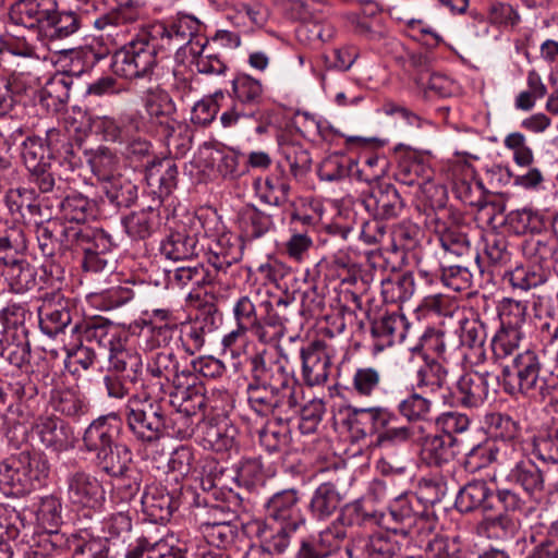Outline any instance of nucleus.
I'll use <instances>...</instances> for the list:
<instances>
[{
  "instance_id": "f257e3e1",
  "label": "nucleus",
  "mask_w": 558,
  "mask_h": 558,
  "mask_svg": "<svg viewBox=\"0 0 558 558\" xmlns=\"http://www.w3.org/2000/svg\"><path fill=\"white\" fill-rule=\"evenodd\" d=\"M72 335L75 348L68 352L64 361V375L69 374L72 380H90L87 375L94 367L95 353L84 342L95 343L107 353L110 365L122 373L123 380L141 379L142 359L130 349L131 336L126 330L104 317L94 316L75 322Z\"/></svg>"
},
{
  "instance_id": "f03ea898",
  "label": "nucleus",
  "mask_w": 558,
  "mask_h": 558,
  "mask_svg": "<svg viewBox=\"0 0 558 558\" xmlns=\"http://www.w3.org/2000/svg\"><path fill=\"white\" fill-rule=\"evenodd\" d=\"M49 474L47 459L38 453L22 451L0 462V490L21 496L41 485Z\"/></svg>"
},
{
  "instance_id": "7ed1b4c3",
  "label": "nucleus",
  "mask_w": 558,
  "mask_h": 558,
  "mask_svg": "<svg viewBox=\"0 0 558 558\" xmlns=\"http://www.w3.org/2000/svg\"><path fill=\"white\" fill-rule=\"evenodd\" d=\"M157 46L151 33H140L113 52V73L131 81L149 77L157 65Z\"/></svg>"
},
{
  "instance_id": "20e7f679",
  "label": "nucleus",
  "mask_w": 558,
  "mask_h": 558,
  "mask_svg": "<svg viewBox=\"0 0 558 558\" xmlns=\"http://www.w3.org/2000/svg\"><path fill=\"white\" fill-rule=\"evenodd\" d=\"M142 8L143 3L140 0H126L94 21V26L100 31V35L97 37V44L100 46L97 52L99 58L114 52L125 44V25L134 23L141 17Z\"/></svg>"
},
{
  "instance_id": "39448f33",
  "label": "nucleus",
  "mask_w": 558,
  "mask_h": 558,
  "mask_svg": "<svg viewBox=\"0 0 558 558\" xmlns=\"http://www.w3.org/2000/svg\"><path fill=\"white\" fill-rule=\"evenodd\" d=\"M264 482L263 465L258 459H247L239 468L222 465L211 470V497L215 500L236 504L239 495L234 487L253 489Z\"/></svg>"
},
{
  "instance_id": "423d86ee",
  "label": "nucleus",
  "mask_w": 558,
  "mask_h": 558,
  "mask_svg": "<svg viewBox=\"0 0 558 558\" xmlns=\"http://www.w3.org/2000/svg\"><path fill=\"white\" fill-rule=\"evenodd\" d=\"M354 551L347 531L331 523L317 534L302 537L294 558H354Z\"/></svg>"
},
{
  "instance_id": "0eeeda50",
  "label": "nucleus",
  "mask_w": 558,
  "mask_h": 558,
  "mask_svg": "<svg viewBox=\"0 0 558 558\" xmlns=\"http://www.w3.org/2000/svg\"><path fill=\"white\" fill-rule=\"evenodd\" d=\"M128 409V425L136 440L143 445L154 444L155 440H169L163 415L147 393L133 396L129 400Z\"/></svg>"
},
{
  "instance_id": "6e6552de",
  "label": "nucleus",
  "mask_w": 558,
  "mask_h": 558,
  "mask_svg": "<svg viewBox=\"0 0 558 558\" xmlns=\"http://www.w3.org/2000/svg\"><path fill=\"white\" fill-rule=\"evenodd\" d=\"M211 267L218 274L217 278L211 277V296L223 299L230 289L232 279L227 276V269L238 260V247L235 236L228 230L227 226L217 215V222L211 232Z\"/></svg>"
},
{
  "instance_id": "1a4fd4ad",
  "label": "nucleus",
  "mask_w": 558,
  "mask_h": 558,
  "mask_svg": "<svg viewBox=\"0 0 558 558\" xmlns=\"http://www.w3.org/2000/svg\"><path fill=\"white\" fill-rule=\"evenodd\" d=\"M149 33L154 35L155 41L159 36L168 46L181 48L185 43L190 46V52L194 58V63L199 73H209V56H204L208 38H191L193 31L187 19H180L171 25L156 24L151 26Z\"/></svg>"
},
{
  "instance_id": "9d476101",
  "label": "nucleus",
  "mask_w": 558,
  "mask_h": 558,
  "mask_svg": "<svg viewBox=\"0 0 558 558\" xmlns=\"http://www.w3.org/2000/svg\"><path fill=\"white\" fill-rule=\"evenodd\" d=\"M75 310L72 301L60 290L45 292L38 307L39 325L44 333L53 337L73 322Z\"/></svg>"
},
{
  "instance_id": "9b49d317",
  "label": "nucleus",
  "mask_w": 558,
  "mask_h": 558,
  "mask_svg": "<svg viewBox=\"0 0 558 558\" xmlns=\"http://www.w3.org/2000/svg\"><path fill=\"white\" fill-rule=\"evenodd\" d=\"M66 495L72 505L87 509H98L105 501V489L101 483L84 471L69 474Z\"/></svg>"
},
{
  "instance_id": "f8f14e48",
  "label": "nucleus",
  "mask_w": 558,
  "mask_h": 558,
  "mask_svg": "<svg viewBox=\"0 0 558 558\" xmlns=\"http://www.w3.org/2000/svg\"><path fill=\"white\" fill-rule=\"evenodd\" d=\"M362 203L374 218L381 220L396 218L404 206L398 190L390 183L371 186Z\"/></svg>"
},
{
  "instance_id": "ddd939ff",
  "label": "nucleus",
  "mask_w": 558,
  "mask_h": 558,
  "mask_svg": "<svg viewBox=\"0 0 558 558\" xmlns=\"http://www.w3.org/2000/svg\"><path fill=\"white\" fill-rule=\"evenodd\" d=\"M267 517L279 525H288L290 530H299L306 520L299 507V496L295 489H284L276 493L266 504Z\"/></svg>"
},
{
  "instance_id": "4468645a",
  "label": "nucleus",
  "mask_w": 558,
  "mask_h": 558,
  "mask_svg": "<svg viewBox=\"0 0 558 558\" xmlns=\"http://www.w3.org/2000/svg\"><path fill=\"white\" fill-rule=\"evenodd\" d=\"M32 432L47 449L54 452H61L74 446L75 438L70 427L52 415L39 416L33 423Z\"/></svg>"
},
{
  "instance_id": "2eb2a0df",
  "label": "nucleus",
  "mask_w": 558,
  "mask_h": 558,
  "mask_svg": "<svg viewBox=\"0 0 558 558\" xmlns=\"http://www.w3.org/2000/svg\"><path fill=\"white\" fill-rule=\"evenodd\" d=\"M56 10V0H19L11 5L9 17L15 25L33 29L46 27Z\"/></svg>"
},
{
  "instance_id": "dca6fc26",
  "label": "nucleus",
  "mask_w": 558,
  "mask_h": 558,
  "mask_svg": "<svg viewBox=\"0 0 558 558\" xmlns=\"http://www.w3.org/2000/svg\"><path fill=\"white\" fill-rule=\"evenodd\" d=\"M146 181L160 202L170 196L178 184V167L173 159H153L146 166Z\"/></svg>"
},
{
  "instance_id": "f3484780",
  "label": "nucleus",
  "mask_w": 558,
  "mask_h": 558,
  "mask_svg": "<svg viewBox=\"0 0 558 558\" xmlns=\"http://www.w3.org/2000/svg\"><path fill=\"white\" fill-rule=\"evenodd\" d=\"M410 324L400 313H391L373 322L371 333L374 338V351L381 352L396 341H403Z\"/></svg>"
},
{
  "instance_id": "a211bd4d",
  "label": "nucleus",
  "mask_w": 558,
  "mask_h": 558,
  "mask_svg": "<svg viewBox=\"0 0 558 558\" xmlns=\"http://www.w3.org/2000/svg\"><path fill=\"white\" fill-rule=\"evenodd\" d=\"M120 432V421L116 415L95 420L85 430L83 441L88 451L98 453L111 448Z\"/></svg>"
},
{
  "instance_id": "6ab92c4d",
  "label": "nucleus",
  "mask_w": 558,
  "mask_h": 558,
  "mask_svg": "<svg viewBox=\"0 0 558 558\" xmlns=\"http://www.w3.org/2000/svg\"><path fill=\"white\" fill-rule=\"evenodd\" d=\"M143 512L155 523L169 521L177 509V502L171 495L160 485H148L141 498Z\"/></svg>"
},
{
  "instance_id": "aec40b11",
  "label": "nucleus",
  "mask_w": 558,
  "mask_h": 558,
  "mask_svg": "<svg viewBox=\"0 0 558 558\" xmlns=\"http://www.w3.org/2000/svg\"><path fill=\"white\" fill-rule=\"evenodd\" d=\"M70 231L72 227H65L57 221L38 226L36 233L41 254L49 258L61 256L71 245Z\"/></svg>"
},
{
  "instance_id": "412c9836",
  "label": "nucleus",
  "mask_w": 558,
  "mask_h": 558,
  "mask_svg": "<svg viewBox=\"0 0 558 558\" xmlns=\"http://www.w3.org/2000/svg\"><path fill=\"white\" fill-rule=\"evenodd\" d=\"M219 501L220 504L211 502V511L220 509L223 515L222 520L211 521V547L218 549L217 553L211 550V558H231L228 554V547L234 538V527L231 525L234 518L231 510L233 504Z\"/></svg>"
},
{
  "instance_id": "4be33fe9",
  "label": "nucleus",
  "mask_w": 558,
  "mask_h": 558,
  "mask_svg": "<svg viewBox=\"0 0 558 558\" xmlns=\"http://www.w3.org/2000/svg\"><path fill=\"white\" fill-rule=\"evenodd\" d=\"M342 501L343 495L336 484L325 482L313 492L308 504V511L314 519L325 521L340 509Z\"/></svg>"
},
{
  "instance_id": "5701e85b",
  "label": "nucleus",
  "mask_w": 558,
  "mask_h": 558,
  "mask_svg": "<svg viewBox=\"0 0 558 558\" xmlns=\"http://www.w3.org/2000/svg\"><path fill=\"white\" fill-rule=\"evenodd\" d=\"M0 262L4 265L2 274L13 292L24 293L35 287V269L25 259L7 254L0 255Z\"/></svg>"
},
{
  "instance_id": "b1692460",
  "label": "nucleus",
  "mask_w": 558,
  "mask_h": 558,
  "mask_svg": "<svg viewBox=\"0 0 558 558\" xmlns=\"http://www.w3.org/2000/svg\"><path fill=\"white\" fill-rule=\"evenodd\" d=\"M0 355L22 373L31 372V348L26 335L14 331H5L0 338Z\"/></svg>"
},
{
  "instance_id": "393cba45",
  "label": "nucleus",
  "mask_w": 558,
  "mask_h": 558,
  "mask_svg": "<svg viewBox=\"0 0 558 558\" xmlns=\"http://www.w3.org/2000/svg\"><path fill=\"white\" fill-rule=\"evenodd\" d=\"M71 245H75L82 251L83 255L99 253H110L113 242L111 235L102 229L92 228L89 226L72 227L70 231Z\"/></svg>"
},
{
  "instance_id": "a878e982",
  "label": "nucleus",
  "mask_w": 558,
  "mask_h": 558,
  "mask_svg": "<svg viewBox=\"0 0 558 558\" xmlns=\"http://www.w3.org/2000/svg\"><path fill=\"white\" fill-rule=\"evenodd\" d=\"M434 488L432 485H422L417 496L414 495H400L393 497V501L389 505V512L395 521L408 525L412 522L413 518L420 512L416 508L421 507V501L434 505L440 501L439 494L435 498L426 496L427 490Z\"/></svg>"
},
{
  "instance_id": "bb28decb",
  "label": "nucleus",
  "mask_w": 558,
  "mask_h": 558,
  "mask_svg": "<svg viewBox=\"0 0 558 558\" xmlns=\"http://www.w3.org/2000/svg\"><path fill=\"white\" fill-rule=\"evenodd\" d=\"M142 117L137 112H128L118 120L104 117L98 122V130L106 141L123 143L130 138L131 133H137L142 126Z\"/></svg>"
},
{
  "instance_id": "cd10ccee",
  "label": "nucleus",
  "mask_w": 558,
  "mask_h": 558,
  "mask_svg": "<svg viewBox=\"0 0 558 558\" xmlns=\"http://www.w3.org/2000/svg\"><path fill=\"white\" fill-rule=\"evenodd\" d=\"M122 225L132 240H145L158 230L160 214L158 209L149 206L124 217Z\"/></svg>"
},
{
  "instance_id": "c85d7f7f",
  "label": "nucleus",
  "mask_w": 558,
  "mask_h": 558,
  "mask_svg": "<svg viewBox=\"0 0 558 558\" xmlns=\"http://www.w3.org/2000/svg\"><path fill=\"white\" fill-rule=\"evenodd\" d=\"M507 480L520 485L531 496H541L545 488L544 474L531 460L518 462L509 471Z\"/></svg>"
},
{
  "instance_id": "c756f323",
  "label": "nucleus",
  "mask_w": 558,
  "mask_h": 558,
  "mask_svg": "<svg viewBox=\"0 0 558 558\" xmlns=\"http://www.w3.org/2000/svg\"><path fill=\"white\" fill-rule=\"evenodd\" d=\"M279 149L282 156L280 166H287L294 179H302L311 171V154L301 143L281 140Z\"/></svg>"
},
{
  "instance_id": "7c9ffc66",
  "label": "nucleus",
  "mask_w": 558,
  "mask_h": 558,
  "mask_svg": "<svg viewBox=\"0 0 558 558\" xmlns=\"http://www.w3.org/2000/svg\"><path fill=\"white\" fill-rule=\"evenodd\" d=\"M492 490L484 481H473L464 485L456 499V506L461 512H471L476 509L488 511L493 509L489 500Z\"/></svg>"
},
{
  "instance_id": "2f4dec72",
  "label": "nucleus",
  "mask_w": 558,
  "mask_h": 558,
  "mask_svg": "<svg viewBox=\"0 0 558 558\" xmlns=\"http://www.w3.org/2000/svg\"><path fill=\"white\" fill-rule=\"evenodd\" d=\"M62 217L77 225H86L97 217V204L82 193H71L60 203Z\"/></svg>"
},
{
  "instance_id": "473e14b6",
  "label": "nucleus",
  "mask_w": 558,
  "mask_h": 558,
  "mask_svg": "<svg viewBox=\"0 0 558 558\" xmlns=\"http://www.w3.org/2000/svg\"><path fill=\"white\" fill-rule=\"evenodd\" d=\"M522 252L531 263L539 266L538 269L549 274L558 253L557 240L550 236H531L523 242Z\"/></svg>"
},
{
  "instance_id": "72a5a7b5",
  "label": "nucleus",
  "mask_w": 558,
  "mask_h": 558,
  "mask_svg": "<svg viewBox=\"0 0 558 558\" xmlns=\"http://www.w3.org/2000/svg\"><path fill=\"white\" fill-rule=\"evenodd\" d=\"M72 80L64 74L52 76L39 93V102L48 111L60 112L70 99Z\"/></svg>"
},
{
  "instance_id": "f704fd0d",
  "label": "nucleus",
  "mask_w": 558,
  "mask_h": 558,
  "mask_svg": "<svg viewBox=\"0 0 558 558\" xmlns=\"http://www.w3.org/2000/svg\"><path fill=\"white\" fill-rule=\"evenodd\" d=\"M520 529V519L510 513H498L496 515H486L477 524L480 534L492 539L512 538Z\"/></svg>"
},
{
  "instance_id": "c9c22d12",
  "label": "nucleus",
  "mask_w": 558,
  "mask_h": 558,
  "mask_svg": "<svg viewBox=\"0 0 558 558\" xmlns=\"http://www.w3.org/2000/svg\"><path fill=\"white\" fill-rule=\"evenodd\" d=\"M323 342L314 341L301 350L305 384H324L327 380L328 361L322 357Z\"/></svg>"
},
{
  "instance_id": "e433bc0d",
  "label": "nucleus",
  "mask_w": 558,
  "mask_h": 558,
  "mask_svg": "<svg viewBox=\"0 0 558 558\" xmlns=\"http://www.w3.org/2000/svg\"><path fill=\"white\" fill-rule=\"evenodd\" d=\"M504 373L514 374L520 383L525 384H536L538 380L543 384L548 381V378L544 376L545 372L541 367L537 355L531 350L518 354L512 365L505 367Z\"/></svg>"
},
{
  "instance_id": "4c0bfd02",
  "label": "nucleus",
  "mask_w": 558,
  "mask_h": 558,
  "mask_svg": "<svg viewBox=\"0 0 558 558\" xmlns=\"http://www.w3.org/2000/svg\"><path fill=\"white\" fill-rule=\"evenodd\" d=\"M160 253L174 262L190 259L198 254L197 240L184 232H171L161 241Z\"/></svg>"
},
{
  "instance_id": "58836bf2",
  "label": "nucleus",
  "mask_w": 558,
  "mask_h": 558,
  "mask_svg": "<svg viewBox=\"0 0 558 558\" xmlns=\"http://www.w3.org/2000/svg\"><path fill=\"white\" fill-rule=\"evenodd\" d=\"M453 437L444 435L426 436L422 442L421 459L428 465L441 466L453 458Z\"/></svg>"
},
{
  "instance_id": "ea45409f",
  "label": "nucleus",
  "mask_w": 558,
  "mask_h": 558,
  "mask_svg": "<svg viewBox=\"0 0 558 558\" xmlns=\"http://www.w3.org/2000/svg\"><path fill=\"white\" fill-rule=\"evenodd\" d=\"M235 428L226 421L221 422V426L217 427L216 439L211 441V470L215 472L220 470L222 465H227L228 461L238 454L234 444Z\"/></svg>"
},
{
  "instance_id": "a19ab883",
  "label": "nucleus",
  "mask_w": 558,
  "mask_h": 558,
  "mask_svg": "<svg viewBox=\"0 0 558 558\" xmlns=\"http://www.w3.org/2000/svg\"><path fill=\"white\" fill-rule=\"evenodd\" d=\"M416 291L413 272L399 274L381 281V295L386 303H402Z\"/></svg>"
},
{
  "instance_id": "79ce46f5",
  "label": "nucleus",
  "mask_w": 558,
  "mask_h": 558,
  "mask_svg": "<svg viewBox=\"0 0 558 558\" xmlns=\"http://www.w3.org/2000/svg\"><path fill=\"white\" fill-rule=\"evenodd\" d=\"M461 173L452 182V191L457 198L469 206L480 207L483 201L482 184L474 180L470 167H460Z\"/></svg>"
},
{
  "instance_id": "37998d69",
  "label": "nucleus",
  "mask_w": 558,
  "mask_h": 558,
  "mask_svg": "<svg viewBox=\"0 0 558 558\" xmlns=\"http://www.w3.org/2000/svg\"><path fill=\"white\" fill-rule=\"evenodd\" d=\"M35 191L26 187L10 189L5 192L4 204L15 221L25 218V210L34 216L39 214L40 208L35 204Z\"/></svg>"
},
{
  "instance_id": "c03bdc74",
  "label": "nucleus",
  "mask_w": 558,
  "mask_h": 558,
  "mask_svg": "<svg viewBox=\"0 0 558 558\" xmlns=\"http://www.w3.org/2000/svg\"><path fill=\"white\" fill-rule=\"evenodd\" d=\"M175 331L177 325L167 322L161 325L145 326L136 337V345L145 352L165 348L173 339Z\"/></svg>"
},
{
  "instance_id": "a18cd8bd",
  "label": "nucleus",
  "mask_w": 558,
  "mask_h": 558,
  "mask_svg": "<svg viewBox=\"0 0 558 558\" xmlns=\"http://www.w3.org/2000/svg\"><path fill=\"white\" fill-rule=\"evenodd\" d=\"M239 220L242 231L250 239L260 238L274 228L271 216L255 206H245L240 211Z\"/></svg>"
},
{
  "instance_id": "49530a36",
  "label": "nucleus",
  "mask_w": 558,
  "mask_h": 558,
  "mask_svg": "<svg viewBox=\"0 0 558 558\" xmlns=\"http://www.w3.org/2000/svg\"><path fill=\"white\" fill-rule=\"evenodd\" d=\"M102 191L116 207H130L137 198V186L121 174L106 182Z\"/></svg>"
},
{
  "instance_id": "de8ad7c7",
  "label": "nucleus",
  "mask_w": 558,
  "mask_h": 558,
  "mask_svg": "<svg viewBox=\"0 0 558 558\" xmlns=\"http://www.w3.org/2000/svg\"><path fill=\"white\" fill-rule=\"evenodd\" d=\"M426 171L425 163L414 153H407L398 161L395 178L401 184L421 186Z\"/></svg>"
},
{
  "instance_id": "09e8293b",
  "label": "nucleus",
  "mask_w": 558,
  "mask_h": 558,
  "mask_svg": "<svg viewBox=\"0 0 558 558\" xmlns=\"http://www.w3.org/2000/svg\"><path fill=\"white\" fill-rule=\"evenodd\" d=\"M99 466L112 476H122L132 461V453L128 447L113 445L96 456Z\"/></svg>"
},
{
  "instance_id": "8fccbe9b",
  "label": "nucleus",
  "mask_w": 558,
  "mask_h": 558,
  "mask_svg": "<svg viewBox=\"0 0 558 558\" xmlns=\"http://www.w3.org/2000/svg\"><path fill=\"white\" fill-rule=\"evenodd\" d=\"M436 236L445 252L456 256L470 253L471 244L468 235L458 226H440L436 230Z\"/></svg>"
},
{
  "instance_id": "3c124183",
  "label": "nucleus",
  "mask_w": 558,
  "mask_h": 558,
  "mask_svg": "<svg viewBox=\"0 0 558 558\" xmlns=\"http://www.w3.org/2000/svg\"><path fill=\"white\" fill-rule=\"evenodd\" d=\"M258 434L260 446L270 453L282 450L290 441L289 426L281 420L267 422Z\"/></svg>"
},
{
  "instance_id": "603ef678",
  "label": "nucleus",
  "mask_w": 558,
  "mask_h": 558,
  "mask_svg": "<svg viewBox=\"0 0 558 558\" xmlns=\"http://www.w3.org/2000/svg\"><path fill=\"white\" fill-rule=\"evenodd\" d=\"M145 108L150 118L158 120L159 130H161V122L172 120L171 114L175 110L171 97L161 88H149L147 90Z\"/></svg>"
},
{
  "instance_id": "864d4df0",
  "label": "nucleus",
  "mask_w": 558,
  "mask_h": 558,
  "mask_svg": "<svg viewBox=\"0 0 558 558\" xmlns=\"http://www.w3.org/2000/svg\"><path fill=\"white\" fill-rule=\"evenodd\" d=\"M524 338L522 329L499 327L490 340V348L496 359L512 355Z\"/></svg>"
},
{
  "instance_id": "5fc2aeb1",
  "label": "nucleus",
  "mask_w": 558,
  "mask_h": 558,
  "mask_svg": "<svg viewBox=\"0 0 558 558\" xmlns=\"http://www.w3.org/2000/svg\"><path fill=\"white\" fill-rule=\"evenodd\" d=\"M505 279L508 280L512 289L526 292L545 283L548 272L544 269L520 266L506 272Z\"/></svg>"
},
{
  "instance_id": "6e6d98bb",
  "label": "nucleus",
  "mask_w": 558,
  "mask_h": 558,
  "mask_svg": "<svg viewBox=\"0 0 558 558\" xmlns=\"http://www.w3.org/2000/svg\"><path fill=\"white\" fill-rule=\"evenodd\" d=\"M23 162L28 171L49 167V156L44 140L39 136H28L22 142Z\"/></svg>"
},
{
  "instance_id": "4d7b16f0",
  "label": "nucleus",
  "mask_w": 558,
  "mask_h": 558,
  "mask_svg": "<svg viewBox=\"0 0 558 558\" xmlns=\"http://www.w3.org/2000/svg\"><path fill=\"white\" fill-rule=\"evenodd\" d=\"M500 327L522 329L527 316V303L511 298H504L498 306Z\"/></svg>"
},
{
  "instance_id": "13d9d810",
  "label": "nucleus",
  "mask_w": 558,
  "mask_h": 558,
  "mask_svg": "<svg viewBox=\"0 0 558 558\" xmlns=\"http://www.w3.org/2000/svg\"><path fill=\"white\" fill-rule=\"evenodd\" d=\"M47 22V36L50 39H64L76 33L81 27V20L74 12H58Z\"/></svg>"
},
{
  "instance_id": "bf43d9fd",
  "label": "nucleus",
  "mask_w": 558,
  "mask_h": 558,
  "mask_svg": "<svg viewBox=\"0 0 558 558\" xmlns=\"http://www.w3.org/2000/svg\"><path fill=\"white\" fill-rule=\"evenodd\" d=\"M183 131H185V126L175 120L161 122V130H158L169 151H173L177 157L183 156L190 149L191 138L182 136Z\"/></svg>"
},
{
  "instance_id": "052dcab7",
  "label": "nucleus",
  "mask_w": 558,
  "mask_h": 558,
  "mask_svg": "<svg viewBox=\"0 0 558 558\" xmlns=\"http://www.w3.org/2000/svg\"><path fill=\"white\" fill-rule=\"evenodd\" d=\"M354 161L343 155L333 154L326 157L318 168V175L323 181H339L349 177Z\"/></svg>"
},
{
  "instance_id": "680f3d73",
  "label": "nucleus",
  "mask_w": 558,
  "mask_h": 558,
  "mask_svg": "<svg viewBox=\"0 0 558 558\" xmlns=\"http://www.w3.org/2000/svg\"><path fill=\"white\" fill-rule=\"evenodd\" d=\"M50 401L57 411L65 415H75L82 408L76 390L70 386H54L50 392Z\"/></svg>"
},
{
  "instance_id": "e2e57ef3",
  "label": "nucleus",
  "mask_w": 558,
  "mask_h": 558,
  "mask_svg": "<svg viewBox=\"0 0 558 558\" xmlns=\"http://www.w3.org/2000/svg\"><path fill=\"white\" fill-rule=\"evenodd\" d=\"M61 513L62 504L58 497L48 495L40 498L36 515L45 529L56 530L62 521Z\"/></svg>"
},
{
  "instance_id": "0e129e2a",
  "label": "nucleus",
  "mask_w": 558,
  "mask_h": 558,
  "mask_svg": "<svg viewBox=\"0 0 558 558\" xmlns=\"http://www.w3.org/2000/svg\"><path fill=\"white\" fill-rule=\"evenodd\" d=\"M134 298V291L129 286L110 287L94 295V302L104 311H110L124 305Z\"/></svg>"
},
{
  "instance_id": "69168bd1",
  "label": "nucleus",
  "mask_w": 558,
  "mask_h": 558,
  "mask_svg": "<svg viewBox=\"0 0 558 558\" xmlns=\"http://www.w3.org/2000/svg\"><path fill=\"white\" fill-rule=\"evenodd\" d=\"M235 97L243 104H256L263 95L262 83L250 75L230 80Z\"/></svg>"
},
{
  "instance_id": "338daca9",
  "label": "nucleus",
  "mask_w": 558,
  "mask_h": 558,
  "mask_svg": "<svg viewBox=\"0 0 558 558\" xmlns=\"http://www.w3.org/2000/svg\"><path fill=\"white\" fill-rule=\"evenodd\" d=\"M504 145L513 154L514 162L520 167H529L534 161V154L532 148L526 143V137L521 132L509 133L505 140Z\"/></svg>"
},
{
  "instance_id": "774afa93",
  "label": "nucleus",
  "mask_w": 558,
  "mask_h": 558,
  "mask_svg": "<svg viewBox=\"0 0 558 558\" xmlns=\"http://www.w3.org/2000/svg\"><path fill=\"white\" fill-rule=\"evenodd\" d=\"M366 550L369 558H396L400 546L389 534L378 533L371 536Z\"/></svg>"
}]
</instances>
